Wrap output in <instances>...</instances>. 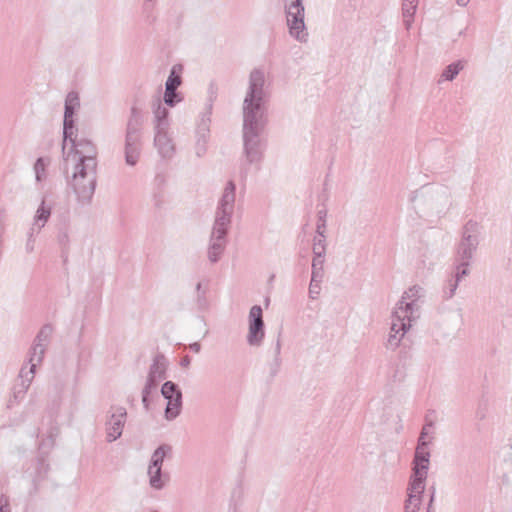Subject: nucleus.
<instances>
[{
  "mask_svg": "<svg viewBox=\"0 0 512 512\" xmlns=\"http://www.w3.org/2000/svg\"><path fill=\"white\" fill-rule=\"evenodd\" d=\"M265 74L260 69H254L249 75V85L243 101V154L245 163L240 169L241 179H246L248 166L259 164L265 148L261 133L266 124V109L264 90Z\"/></svg>",
  "mask_w": 512,
  "mask_h": 512,
  "instance_id": "1",
  "label": "nucleus"
},
{
  "mask_svg": "<svg viewBox=\"0 0 512 512\" xmlns=\"http://www.w3.org/2000/svg\"><path fill=\"white\" fill-rule=\"evenodd\" d=\"M96 168L97 162L90 159L82 160L75 154H66L64 157V170L69 184L82 203L92 199L96 187Z\"/></svg>",
  "mask_w": 512,
  "mask_h": 512,
  "instance_id": "2",
  "label": "nucleus"
},
{
  "mask_svg": "<svg viewBox=\"0 0 512 512\" xmlns=\"http://www.w3.org/2000/svg\"><path fill=\"white\" fill-rule=\"evenodd\" d=\"M143 123L141 111L132 107L126 126L124 147L125 162L129 166H135L140 158Z\"/></svg>",
  "mask_w": 512,
  "mask_h": 512,
  "instance_id": "3",
  "label": "nucleus"
},
{
  "mask_svg": "<svg viewBox=\"0 0 512 512\" xmlns=\"http://www.w3.org/2000/svg\"><path fill=\"white\" fill-rule=\"evenodd\" d=\"M425 290L419 285H413L404 291L401 299L394 308V315L398 320L416 321L420 317V300Z\"/></svg>",
  "mask_w": 512,
  "mask_h": 512,
  "instance_id": "4",
  "label": "nucleus"
},
{
  "mask_svg": "<svg viewBox=\"0 0 512 512\" xmlns=\"http://www.w3.org/2000/svg\"><path fill=\"white\" fill-rule=\"evenodd\" d=\"M480 228L475 221H468L462 231V238L457 246L456 261L470 262L479 244Z\"/></svg>",
  "mask_w": 512,
  "mask_h": 512,
  "instance_id": "5",
  "label": "nucleus"
},
{
  "mask_svg": "<svg viewBox=\"0 0 512 512\" xmlns=\"http://www.w3.org/2000/svg\"><path fill=\"white\" fill-rule=\"evenodd\" d=\"M287 25L290 35L298 41H306L307 33L305 32L304 23V6L302 0H285Z\"/></svg>",
  "mask_w": 512,
  "mask_h": 512,
  "instance_id": "6",
  "label": "nucleus"
},
{
  "mask_svg": "<svg viewBox=\"0 0 512 512\" xmlns=\"http://www.w3.org/2000/svg\"><path fill=\"white\" fill-rule=\"evenodd\" d=\"M236 197V185L233 180H229L225 185L222 196L218 202L215 221L220 224H231V218L234 213Z\"/></svg>",
  "mask_w": 512,
  "mask_h": 512,
  "instance_id": "7",
  "label": "nucleus"
},
{
  "mask_svg": "<svg viewBox=\"0 0 512 512\" xmlns=\"http://www.w3.org/2000/svg\"><path fill=\"white\" fill-rule=\"evenodd\" d=\"M229 226L214 222L207 251L211 263L218 262L225 251Z\"/></svg>",
  "mask_w": 512,
  "mask_h": 512,
  "instance_id": "8",
  "label": "nucleus"
},
{
  "mask_svg": "<svg viewBox=\"0 0 512 512\" xmlns=\"http://www.w3.org/2000/svg\"><path fill=\"white\" fill-rule=\"evenodd\" d=\"M430 452L428 445L417 444L414 459H413V474L410 480H415L417 483L414 484V489L419 490L422 488V482H425L428 475L429 469Z\"/></svg>",
  "mask_w": 512,
  "mask_h": 512,
  "instance_id": "9",
  "label": "nucleus"
},
{
  "mask_svg": "<svg viewBox=\"0 0 512 512\" xmlns=\"http://www.w3.org/2000/svg\"><path fill=\"white\" fill-rule=\"evenodd\" d=\"M127 411L123 406H111L105 422L106 439L114 442L121 437L126 423Z\"/></svg>",
  "mask_w": 512,
  "mask_h": 512,
  "instance_id": "10",
  "label": "nucleus"
},
{
  "mask_svg": "<svg viewBox=\"0 0 512 512\" xmlns=\"http://www.w3.org/2000/svg\"><path fill=\"white\" fill-rule=\"evenodd\" d=\"M161 394L167 400L165 418L169 421L174 420L182 410V392L177 384L166 381L162 385Z\"/></svg>",
  "mask_w": 512,
  "mask_h": 512,
  "instance_id": "11",
  "label": "nucleus"
},
{
  "mask_svg": "<svg viewBox=\"0 0 512 512\" xmlns=\"http://www.w3.org/2000/svg\"><path fill=\"white\" fill-rule=\"evenodd\" d=\"M248 334L247 342L250 346H260L265 336L263 311L261 306L251 307L248 316Z\"/></svg>",
  "mask_w": 512,
  "mask_h": 512,
  "instance_id": "12",
  "label": "nucleus"
},
{
  "mask_svg": "<svg viewBox=\"0 0 512 512\" xmlns=\"http://www.w3.org/2000/svg\"><path fill=\"white\" fill-rule=\"evenodd\" d=\"M212 105L209 104L206 108V111L202 113L201 118L197 124L196 129V144H195V153L198 157H202L207 151V143L209 139V125H210V115H211Z\"/></svg>",
  "mask_w": 512,
  "mask_h": 512,
  "instance_id": "13",
  "label": "nucleus"
},
{
  "mask_svg": "<svg viewBox=\"0 0 512 512\" xmlns=\"http://www.w3.org/2000/svg\"><path fill=\"white\" fill-rule=\"evenodd\" d=\"M413 322L414 321H410L408 319L398 320L393 312L390 332L386 341V348L390 350L397 349L401 343V340L411 328Z\"/></svg>",
  "mask_w": 512,
  "mask_h": 512,
  "instance_id": "14",
  "label": "nucleus"
},
{
  "mask_svg": "<svg viewBox=\"0 0 512 512\" xmlns=\"http://www.w3.org/2000/svg\"><path fill=\"white\" fill-rule=\"evenodd\" d=\"M154 146L162 158L170 159L175 154V144L169 129L154 131Z\"/></svg>",
  "mask_w": 512,
  "mask_h": 512,
  "instance_id": "15",
  "label": "nucleus"
},
{
  "mask_svg": "<svg viewBox=\"0 0 512 512\" xmlns=\"http://www.w3.org/2000/svg\"><path fill=\"white\" fill-rule=\"evenodd\" d=\"M71 143V150L68 151L66 154H75L79 157V159L87 160L90 159L93 162H97L96 156H97V149L95 145L87 139H79L77 140L75 137L72 139V141H69Z\"/></svg>",
  "mask_w": 512,
  "mask_h": 512,
  "instance_id": "16",
  "label": "nucleus"
},
{
  "mask_svg": "<svg viewBox=\"0 0 512 512\" xmlns=\"http://www.w3.org/2000/svg\"><path fill=\"white\" fill-rule=\"evenodd\" d=\"M152 113L153 131L170 129V122L168 119L169 110L162 104L159 98L152 102Z\"/></svg>",
  "mask_w": 512,
  "mask_h": 512,
  "instance_id": "17",
  "label": "nucleus"
},
{
  "mask_svg": "<svg viewBox=\"0 0 512 512\" xmlns=\"http://www.w3.org/2000/svg\"><path fill=\"white\" fill-rule=\"evenodd\" d=\"M415 480H410L408 486V499L405 502V512H417L421 504L422 494L425 490V482H422V488L414 489Z\"/></svg>",
  "mask_w": 512,
  "mask_h": 512,
  "instance_id": "18",
  "label": "nucleus"
},
{
  "mask_svg": "<svg viewBox=\"0 0 512 512\" xmlns=\"http://www.w3.org/2000/svg\"><path fill=\"white\" fill-rule=\"evenodd\" d=\"M52 212L51 205H48L43 199L36 210V213L33 217V223L31 226L32 232L39 233L41 229L46 225L48 222Z\"/></svg>",
  "mask_w": 512,
  "mask_h": 512,
  "instance_id": "19",
  "label": "nucleus"
},
{
  "mask_svg": "<svg viewBox=\"0 0 512 512\" xmlns=\"http://www.w3.org/2000/svg\"><path fill=\"white\" fill-rule=\"evenodd\" d=\"M418 7V0H403L402 1V17L403 23L407 30H409L414 21V15Z\"/></svg>",
  "mask_w": 512,
  "mask_h": 512,
  "instance_id": "20",
  "label": "nucleus"
},
{
  "mask_svg": "<svg viewBox=\"0 0 512 512\" xmlns=\"http://www.w3.org/2000/svg\"><path fill=\"white\" fill-rule=\"evenodd\" d=\"M167 369L166 358L163 355H157L153 359L148 375L159 381L165 378Z\"/></svg>",
  "mask_w": 512,
  "mask_h": 512,
  "instance_id": "21",
  "label": "nucleus"
},
{
  "mask_svg": "<svg viewBox=\"0 0 512 512\" xmlns=\"http://www.w3.org/2000/svg\"><path fill=\"white\" fill-rule=\"evenodd\" d=\"M45 351V344L33 343L29 357L30 367L27 370H33L34 374L36 373V367L42 363Z\"/></svg>",
  "mask_w": 512,
  "mask_h": 512,
  "instance_id": "22",
  "label": "nucleus"
},
{
  "mask_svg": "<svg viewBox=\"0 0 512 512\" xmlns=\"http://www.w3.org/2000/svg\"><path fill=\"white\" fill-rule=\"evenodd\" d=\"M34 372L33 370H27V366H23L19 373L20 383L16 384L13 388L15 391L23 390V394H26L30 384L32 383L34 379Z\"/></svg>",
  "mask_w": 512,
  "mask_h": 512,
  "instance_id": "23",
  "label": "nucleus"
},
{
  "mask_svg": "<svg viewBox=\"0 0 512 512\" xmlns=\"http://www.w3.org/2000/svg\"><path fill=\"white\" fill-rule=\"evenodd\" d=\"M172 450L170 445L162 444L160 445L152 454L149 467L152 468H161L164 462L165 456L170 453Z\"/></svg>",
  "mask_w": 512,
  "mask_h": 512,
  "instance_id": "24",
  "label": "nucleus"
},
{
  "mask_svg": "<svg viewBox=\"0 0 512 512\" xmlns=\"http://www.w3.org/2000/svg\"><path fill=\"white\" fill-rule=\"evenodd\" d=\"M149 484L155 490H161L165 486V480L162 477V469L148 467Z\"/></svg>",
  "mask_w": 512,
  "mask_h": 512,
  "instance_id": "25",
  "label": "nucleus"
},
{
  "mask_svg": "<svg viewBox=\"0 0 512 512\" xmlns=\"http://www.w3.org/2000/svg\"><path fill=\"white\" fill-rule=\"evenodd\" d=\"M463 64L461 61H457L449 64L442 72L441 78L445 81H452L459 74V72L463 69Z\"/></svg>",
  "mask_w": 512,
  "mask_h": 512,
  "instance_id": "26",
  "label": "nucleus"
},
{
  "mask_svg": "<svg viewBox=\"0 0 512 512\" xmlns=\"http://www.w3.org/2000/svg\"><path fill=\"white\" fill-rule=\"evenodd\" d=\"M469 266L470 262L456 261L452 278L460 283L462 279L469 275Z\"/></svg>",
  "mask_w": 512,
  "mask_h": 512,
  "instance_id": "27",
  "label": "nucleus"
},
{
  "mask_svg": "<svg viewBox=\"0 0 512 512\" xmlns=\"http://www.w3.org/2000/svg\"><path fill=\"white\" fill-rule=\"evenodd\" d=\"M311 277L314 281L323 280L324 277V257L314 256L312 260Z\"/></svg>",
  "mask_w": 512,
  "mask_h": 512,
  "instance_id": "28",
  "label": "nucleus"
},
{
  "mask_svg": "<svg viewBox=\"0 0 512 512\" xmlns=\"http://www.w3.org/2000/svg\"><path fill=\"white\" fill-rule=\"evenodd\" d=\"M63 150H65V146L68 141H72L74 138V120L73 118H65L63 123Z\"/></svg>",
  "mask_w": 512,
  "mask_h": 512,
  "instance_id": "29",
  "label": "nucleus"
},
{
  "mask_svg": "<svg viewBox=\"0 0 512 512\" xmlns=\"http://www.w3.org/2000/svg\"><path fill=\"white\" fill-rule=\"evenodd\" d=\"M48 161L42 157L38 158L34 164L35 178L37 182H42L46 179V167Z\"/></svg>",
  "mask_w": 512,
  "mask_h": 512,
  "instance_id": "30",
  "label": "nucleus"
},
{
  "mask_svg": "<svg viewBox=\"0 0 512 512\" xmlns=\"http://www.w3.org/2000/svg\"><path fill=\"white\" fill-rule=\"evenodd\" d=\"M182 101V96L177 92V89L165 88L164 103L167 106L174 107L177 103Z\"/></svg>",
  "mask_w": 512,
  "mask_h": 512,
  "instance_id": "31",
  "label": "nucleus"
},
{
  "mask_svg": "<svg viewBox=\"0 0 512 512\" xmlns=\"http://www.w3.org/2000/svg\"><path fill=\"white\" fill-rule=\"evenodd\" d=\"M414 200L419 202V205L424 210H431V188H426L422 190L420 193H418Z\"/></svg>",
  "mask_w": 512,
  "mask_h": 512,
  "instance_id": "32",
  "label": "nucleus"
},
{
  "mask_svg": "<svg viewBox=\"0 0 512 512\" xmlns=\"http://www.w3.org/2000/svg\"><path fill=\"white\" fill-rule=\"evenodd\" d=\"M326 251V236H316L313 242V254L314 256L324 257Z\"/></svg>",
  "mask_w": 512,
  "mask_h": 512,
  "instance_id": "33",
  "label": "nucleus"
},
{
  "mask_svg": "<svg viewBox=\"0 0 512 512\" xmlns=\"http://www.w3.org/2000/svg\"><path fill=\"white\" fill-rule=\"evenodd\" d=\"M52 326L51 325H44L39 333L37 334L34 342L38 344H45L47 346V343L50 339V336L52 334Z\"/></svg>",
  "mask_w": 512,
  "mask_h": 512,
  "instance_id": "34",
  "label": "nucleus"
},
{
  "mask_svg": "<svg viewBox=\"0 0 512 512\" xmlns=\"http://www.w3.org/2000/svg\"><path fill=\"white\" fill-rule=\"evenodd\" d=\"M181 82V76L176 72V66H173L165 83V88L177 89L181 85Z\"/></svg>",
  "mask_w": 512,
  "mask_h": 512,
  "instance_id": "35",
  "label": "nucleus"
},
{
  "mask_svg": "<svg viewBox=\"0 0 512 512\" xmlns=\"http://www.w3.org/2000/svg\"><path fill=\"white\" fill-rule=\"evenodd\" d=\"M317 216L318 220L316 226V233L318 236H323V234H325L326 232V210H319Z\"/></svg>",
  "mask_w": 512,
  "mask_h": 512,
  "instance_id": "36",
  "label": "nucleus"
},
{
  "mask_svg": "<svg viewBox=\"0 0 512 512\" xmlns=\"http://www.w3.org/2000/svg\"><path fill=\"white\" fill-rule=\"evenodd\" d=\"M280 351H281V340L280 337L277 338L275 348H274V362L271 368L272 374H276L279 370L281 359H280Z\"/></svg>",
  "mask_w": 512,
  "mask_h": 512,
  "instance_id": "37",
  "label": "nucleus"
},
{
  "mask_svg": "<svg viewBox=\"0 0 512 512\" xmlns=\"http://www.w3.org/2000/svg\"><path fill=\"white\" fill-rule=\"evenodd\" d=\"M57 240L59 245L61 246L62 254H67L69 251L70 238L69 234L66 230L60 231Z\"/></svg>",
  "mask_w": 512,
  "mask_h": 512,
  "instance_id": "38",
  "label": "nucleus"
},
{
  "mask_svg": "<svg viewBox=\"0 0 512 512\" xmlns=\"http://www.w3.org/2000/svg\"><path fill=\"white\" fill-rule=\"evenodd\" d=\"M154 8H155V0H144L143 2V14L148 21H154Z\"/></svg>",
  "mask_w": 512,
  "mask_h": 512,
  "instance_id": "39",
  "label": "nucleus"
},
{
  "mask_svg": "<svg viewBox=\"0 0 512 512\" xmlns=\"http://www.w3.org/2000/svg\"><path fill=\"white\" fill-rule=\"evenodd\" d=\"M65 106L71 107L73 109H78L80 106L79 95L75 91H71L67 94L65 99Z\"/></svg>",
  "mask_w": 512,
  "mask_h": 512,
  "instance_id": "40",
  "label": "nucleus"
},
{
  "mask_svg": "<svg viewBox=\"0 0 512 512\" xmlns=\"http://www.w3.org/2000/svg\"><path fill=\"white\" fill-rule=\"evenodd\" d=\"M459 286V282L457 280H454L452 277L447 282V287L444 290V298L445 299H451Z\"/></svg>",
  "mask_w": 512,
  "mask_h": 512,
  "instance_id": "41",
  "label": "nucleus"
},
{
  "mask_svg": "<svg viewBox=\"0 0 512 512\" xmlns=\"http://www.w3.org/2000/svg\"><path fill=\"white\" fill-rule=\"evenodd\" d=\"M322 280H316L314 281L313 278L311 277V281H310V285H309V297L311 299H316L317 296L319 295L320 293V290H321V284Z\"/></svg>",
  "mask_w": 512,
  "mask_h": 512,
  "instance_id": "42",
  "label": "nucleus"
},
{
  "mask_svg": "<svg viewBox=\"0 0 512 512\" xmlns=\"http://www.w3.org/2000/svg\"><path fill=\"white\" fill-rule=\"evenodd\" d=\"M26 394H23V390L15 391L13 390L12 396L7 402V407L12 408L14 405L20 403L24 398Z\"/></svg>",
  "mask_w": 512,
  "mask_h": 512,
  "instance_id": "43",
  "label": "nucleus"
},
{
  "mask_svg": "<svg viewBox=\"0 0 512 512\" xmlns=\"http://www.w3.org/2000/svg\"><path fill=\"white\" fill-rule=\"evenodd\" d=\"M433 426V422L432 421H429L427 422L423 427H422V430H421V433H420V436H419V439H418V444H421V442L424 443V445H429L430 443V440H426V437L429 433V429Z\"/></svg>",
  "mask_w": 512,
  "mask_h": 512,
  "instance_id": "44",
  "label": "nucleus"
},
{
  "mask_svg": "<svg viewBox=\"0 0 512 512\" xmlns=\"http://www.w3.org/2000/svg\"><path fill=\"white\" fill-rule=\"evenodd\" d=\"M158 383V379L152 378L148 375L145 386L143 388L145 394H150L157 387Z\"/></svg>",
  "mask_w": 512,
  "mask_h": 512,
  "instance_id": "45",
  "label": "nucleus"
},
{
  "mask_svg": "<svg viewBox=\"0 0 512 512\" xmlns=\"http://www.w3.org/2000/svg\"><path fill=\"white\" fill-rule=\"evenodd\" d=\"M34 233L35 232H32L31 229L29 230L28 238H27L26 245H25V250L29 254L32 253L34 251V249H35Z\"/></svg>",
  "mask_w": 512,
  "mask_h": 512,
  "instance_id": "46",
  "label": "nucleus"
},
{
  "mask_svg": "<svg viewBox=\"0 0 512 512\" xmlns=\"http://www.w3.org/2000/svg\"><path fill=\"white\" fill-rule=\"evenodd\" d=\"M206 291H203L202 293H199L196 296V303L199 309L204 310L208 307V301L206 298Z\"/></svg>",
  "mask_w": 512,
  "mask_h": 512,
  "instance_id": "47",
  "label": "nucleus"
},
{
  "mask_svg": "<svg viewBox=\"0 0 512 512\" xmlns=\"http://www.w3.org/2000/svg\"><path fill=\"white\" fill-rule=\"evenodd\" d=\"M9 498L5 495L0 496V512H10Z\"/></svg>",
  "mask_w": 512,
  "mask_h": 512,
  "instance_id": "48",
  "label": "nucleus"
},
{
  "mask_svg": "<svg viewBox=\"0 0 512 512\" xmlns=\"http://www.w3.org/2000/svg\"><path fill=\"white\" fill-rule=\"evenodd\" d=\"M75 111H76L75 109L65 106L64 117L65 118H73Z\"/></svg>",
  "mask_w": 512,
  "mask_h": 512,
  "instance_id": "49",
  "label": "nucleus"
},
{
  "mask_svg": "<svg viewBox=\"0 0 512 512\" xmlns=\"http://www.w3.org/2000/svg\"><path fill=\"white\" fill-rule=\"evenodd\" d=\"M189 349L193 351L194 353H199L201 350V345L198 342H194L189 345Z\"/></svg>",
  "mask_w": 512,
  "mask_h": 512,
  "instance_id": "50",
  "label": "nucleus"
},
{
  "mask_svg": "<svg viewBox=\"0 0 512 512\" xmlns=\"http://www.w3.org/2000/svg\"><path fill=\"white\" fill-rule=\"evenodd\" d=\"M149 394H145V391L142 390V403L146 409L149 407V401H148Z\"/></svg>",
  "mask_w": 512,
  "mask_h": 512,
  "instance_id": "51",
  "label": "nucleus"
},
{
  "mask_svg": "<svg viewBox=\"0 0 512 512\" xmlns=\"http://www.w3.org/2000/svg\"><path fill=\"white\" fill-rule=\"evenodd\" d=\"M430 490H431V496H430V501H429L428 511L427 512H431V507H432V504H433V501H434V496H435V487H432Z\"/></svg>",
  "mask_w": 512,
  "mask_h": 512,
  "instance_id": "52",
  "label": "nucleus"
},
{
  "mask_svg": "<svg viewBox=\"0 0 512 512\" xmlns=\"http://www.w3.org/2000/svg\"><path fill=\"white\" fill-rule=\"evenodd\" d=\"M189 364H190V358L188 356H185L184 358H182L181 366L187 367V366H189Z\"/></svg>",
  "mask_w": 512,
  "mask_h": 512,
  "instance_id": "53",
  "label": "nucleus"
},
{
  "mask_svg": "<svg viewBox=\"0 0 512 512\" xmlns=\"http://www.w3.org/2000/svg\"><path fill=\"white\" fill-rule=\"evenodd\" d=\"M456 2L459 6L465 7L468 4L469 0H456Z\"/></svg>",
  "mask_w": 512,
  "mask_h": 512,
  "instance_id": "54",
  "label": "nucleus"
},
{
  "mask_svg": "<svg viewBox=\"0 0 512 512\" xmlns=\"http://www.w3.org/2000/svg\"><path fill=\"white\" fill-rule=\"evenodd\" d=\"M204 290L202 289V284L201 282H198L197 285H196V292H197V295L199 293H202Z\"/></svg>",
  "mask_w": 512,
  "mask_h": 512,
  "instance_id": "55",
  "label": "nucleus"
},
{
  "mask_svg": "<svg viewBox=\"0 0 512 512\" xmlns=\"http://www.w3.org/2000/svg\"><path fill=\"white\" fill-rule=\"evenodd\" d=\"M38 492V482L37 480H34V488L33 491L30 492V494H35Z\"/></svg>",
  "mask_w": 512,
  "mask_h": 512,
  "instance_id": "56",
  "label": "nucleus"
},
{
  "mask_svg": "<svg viewBox=\"0 0 512 512\" xmlns=\"http://www.w3.org/2000/svg\"><path fill=\"white\" fill-rule=\"evenodd\" d=\"M508 461L512 464V453H510Z\"/></svg>",
  "mask_w": 512,
  "mask_h": 512,
  "instance_id": "57",
  "label": "nucleus"
},
{
  "mask_svg": "<svg viewBox=\"0 0 512 512\" xmlns=\"http://www.w3.org/2000/svg\"><path fill=\"white\" fill-rule=\"evenodd\" d=\"M150 512H158V511L154 510V511H150Z\"/></svg>",
  "mask_w": 512,
  "mask_h": 512,
  "instance_id": "58",
  "label": "nucleus"
}]
</instances>
